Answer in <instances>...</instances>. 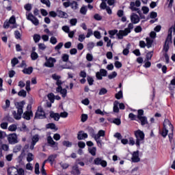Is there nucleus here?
I'll return each mask as SVG.
<instances>
[{
	"label": "nucleus",
	"mask_w": 175,
	"mask_h": 175,
	"mask_svg": "<svg viewBox=\"0 0 175 175\" xmlns=\"http://www.w3.org/2000/svg\"><path fill=\"white\" fill-rule=\"evenodd\" d=\"M169 129H170L172 132L168 135L170 142V143H174V139H173V131H174V126H173V124H172L169 119H165L163 131L162 132L160 131V133L163 137H166V136H167V133H169Z\"/></svg>",
	"instance_id": "f257e3e1"
},
{
	"label": "nucleus",
	"mask_w": 175,
	"mask_h": 175,
	"mask_svg": "<svg viewBox=\"0 0 175 175\" xmlns=\"http://www.w3.org/2000/svg\"><path fill=\"white\" fill-rule=\"evenodd\" d=\"M24 105H25V101L23 100L21 102H16L15 106L17 109V112L16 111H12L14 118L15 120H21V116H23V109H24Z\"/></svg>",
	"instance_id": "f03ea898"
},
{
	"label": "nucleus",
	"mask_w": 175,
	"mask_h": 175,
	"mask_svg": "<svg viewBox=\"0 0 175 175\" xmlns=\"http://www.w3.org/2000/svg\"><path fill=\"white\" fill-rule=\"evenodd\" d=\"M133 28V23H129L128 27L124 29V30H120L118 33H117L118 39H124V36H127L128 33H131V30Z\"/></svg>",
	"instance_id": "7ed1b4c3"
},
{
	"label": "nucleus",
	"mask_w": 175,
	"mask_h": 175,
	"mask_svg": "<svg viewBox=\"0 0 175 175\" xmlns=\"http://www.w3.org/2000/svg\"><path fill=\"white\" fill-rule=\"evenodd\" d=\"M135 136L136 137V146L137 147L140 146V143L144 140V133L140 130L135 131Z\"/></svg>",
	"instance_id": "20e7f679"
},
{
	"label": "nucleus",
	"mask_w": 175,
	"mask_h": 175,
	"mask_svg": "<svg viewBox=\"0 0 175 175\" xmlns=\"http://www.w3.org/2000/svg\"><path fill=\"white\" fill-rule=\"evenodd\" d=\"M140 5H142V3L140 2V0H136L135 3L133 1H131L130 3V9L132 10V12H137L139 16L142 14V11L137 8H139ZM135 6L137 8H135Z\"/></svg>",
	"instance_id": "39448f33"
},
{
	"label": "nucleus",
	"mask_w": 175,
	"mask_h": 175,
	"mask_svg": "<svg viewBox=\"0 0 175 175\" xmlns=\"http://www.w3.org/2000/svg\"><path fill=\"white\" fill-rule=\"evenodd\" d=\"M26 17H27V20L31 21V23L34 25H38L39 24V20L35 16H33L32 13L27 12Z\"/></svg>",
	"instance_id": "423d86ee"
},
{
	"label": "nucleus",
	"mask_w": 175,
	"mask_h": 175,
	"mask_svg": "<svg viewBox=\"0 0 175 175\" xmlns=\"http://www.w3.org/2000/svg\"><path fill=\"white\" fill-rule=\"evenodd\" d=\"M8 140L10 144H17V143H18V139H17V135H16V133L8 135Z\"/></svg>",
	"instance_id": "0eeeda50"
},
{
	"label": "nucleus",
	"mask_w": 175,
	"mask_h": 175,
	"mask_svg": "<svg viewBox=\"0 0 175 175\" xmlns=\"http://www.w3.org/2000/svg\"><path fill=\"white\" fill-rule=\"evenodd\" d=\"M102 76H103V77H106V76H107V70L101 68L100 72H97L96 73V77L98 80H102L103 79Z\"/></svg>",
	"instance_id": "6e6552de"
},
{
	"label": "nucleus",
	"mask_w": 175,
	"mask_h": 175,
	"mask_svg": "<svg viewBox=\"0 0 175 175\" xmlns=\"http://www.w3.org/2000/svg\"><path fill=\"white\" fill-rule=\"evenodd\" d=\"M34 118H46V113H44L42 107H38V109L35 114Z\"/></svg>",
	"instance_id": "1a4fd4ad"
},
{
	"label": "nucleus",
	"mask_w": 175,
	"mask_h": 175,
	"mask_svg": "<svg viewBox=\"0 0 175 175\" xmlns=\"http://www.w3.org/2000/svg\"><path fill=\"white\" fill-rule=\"evenodd\" d=\"M91 132H92V137L96 140L98 146L102 148V140H100V137L98 134L94 133V129H90Z\"/></svg>",
	"instance_id": "9d476101"
},
{
	"label": "nucleus",
	"mask_w": 175,
	"mask_h": 175,
	"mask_svg": "<svg viewBox=\"0 0 175 175\" xmlns=\"http://www.w3.org/2000/svg\"><path fill=\"white\" fill-rule=\"evenodd\" d=\"M57 62L55 58L49 57V59L44 63V66L46 68H54V64Z\"/></svg>",
	"instance_id": "9b49d317"
},
{
	"label": "nucleus",
	"mask_w": 175,
	"mask_h": 175,
	"mask_svg": "<svg viewBox=\"0 0 175 175\" xmlns=\"http://www.w3.org/2000/svg\"><path fill=\"white\" fill-rule=\"evenodd\" d=\"M94 165H101L103 167H106L107 166V162L102 159L97 157L94 161Z\"/></svg>",
	"instance_id": "f8f14e48"
},
{
	"label": "nucleus",
	"mask_w": 175,
	"mask_h": 175,
	"mask_svg": "<svg viewBox=\"0 0 175 175\" xmlns=\"http://www.w3.org/2000/svg\"><path fill=\"white\" fill-rule=\"evenodd\" d=\"M172 33H173V27H170L168 30V35H167V38H166L165 42V44L167 43V44H172Z\"/></svg>",
	"instance_id": "ddd939ff"
},
{
	"label": "nucleus",
	"mask_w": 175,
	"mask_h": 175,
	"mask_svg": "<svg viewBox=\"0 0 175 175\" xmlns=\"http://www.w3.org/2000/svg\"><path fill=\"white\" fill-rule=\"evenodd\" d=\"M131 21L133 24H137L140 21V18L137 14L133 13L131 16Z\"/></svg>",
	"instance_id": "4468645a"
},
{
	"label": "nucleus",
	"mask_w": 175,
	"mask_h": 175,
	"mask_svg": "<svg viewBox=\"0 0 175 175\" xmlns=\"http://www.w3.org/2000/svg\"><path fill=\"white\" fill-rule=\"evenodd\" d=\"M49 116H50L51 118H53V120L55 121H59V118H61L59 113H54V111H51L49 112Z\"/></svg>",
	"instance_id": "2eb2a0df"
},
{
	"label": "nucleus",
	"mask_w": 175,
	"mask_h": 175,
	"mask_svg": "<svg viewBox=\"0 0 175 175\" xmlns=\"http://www.w3.org/2000/svg\"><path fill=\"white\" fill-rule=\"evenodd\" d=\"M87 137H88V134L83 133V131H79L77 134L78 140H83L87 139Z\"/></svg>",
	"instance_id": "dca6fc26"
},
{
	"label": "nucleus",
	"mask_w": 175,
	"mask_h": 175,
	"mask_svg": "<svg viewBox=\"0 0 175 175\" xmlns=\"http://www.w3.org/2000/svg\"><path fill=\"white\" fill-rule=\"evenodd\" d=\"M133 162H140V158H139V151L134 152L131 158Z\"/></svg>",
	"instance_id": "f3484780"
},
{
	"label": "nucleus",
	"mask_w": 175,
	"mask_h": 175,
	"mask_svg": "<svg viewBox=\"0 0 175 175\" xmlns=\"http://www.w3.org/2000/svg\"><path fill=\"white\" fill-rule=\"evenodd\" d=\"M48 144L51 146V147H57L58 146V144L54 142V139H53V137L51 136H49L47 138Z\"/></svg>",
	"instance_id": "a211bd4d"
},
{
	"label": "nucleus",
	"mask_w": 175,
	"mask_h": 175,
	"mask_svg": "<svg viewBox=\"0 0 175 175\" xmlns=\"http://www.w3.org/2000/svg\"><path fill=\"white\" fill-rule=\"evenodd\" d=\"M56 91L57 92H60L63 98H65L66 96V94L68 92L66 89H62V87H57Z\"/></svg>",
	"instance_id": "6ab92c4d"
},
{
	"label": "nucleus",
	"mask_w": 175,
	"mask_h": 175,
	"mask_svg": "<svg viewBox=\"0 0 175 175\" xmlns=\"http://www.w3.org/2000/svg\"><path fill=\"white\" fill-rule=\"evenodd\" d=\"M33 116V113H32V111H26L23 115V118H25V120H31V116Z\"/></svg>",
	"instance_id": "aec40b11"
},
{
	"label": "nucleus",
	"mask_w": 175,
	"mask_h": 175,
	"mask_svg": "<svg viewBox=\"0 0 175 175\" xmlns=\"http://www.w3.org/2000/svg\"><path fill=\"white\" fill-rule=\"evenodd\" d=\"M71 173L73 175H79L81 172H80V170H79V166L76 165L72 167V171Z\"/></svg>",
	"instance_id": "412c9836"
},
{
	"label": "nucleus",
	"mask_w": 175,
	"mask_h": 175,
	"mask_svg": "<svg viewBox=\"0 0 175 175\" xmlns=\"http://www.w3.org/2000/svg\"><path fill=\"white\" fill-rule=\"evenodd\" d=\"M17 172H18V169L14 167H12L11 168H10L8 170V175H17Z\"/></svg>",
	"instance_id": "4be33fe9"
},
{
	"label": "nucleus",
	"mask_w": 175,
	"mask_h": 175,
	"mask_svg": "<svg viewBox=\"0 0 175 175\" xmlns=\"http://www.w3.org/2000/svg\"><path fill=\"white\" fill-rule=\"evenodd\" d=\"M57 12L58 17H60L61 18H66L68 17V14L64 11L57 10Z\"/></svg>",
	"instance_id": "5701e85b"
},
{
	"label": "nucleus",
	"mask_w": 175,
	"mask_h": 175,
	"mask_svg": "<svg viewBox=\"0 0 175 175\" xmlns=\"http://www.w3.org/2000/svg\"><path fill=\"white\" fill-rule=\"evenodd\" d=\"M138 120L141 121V125L144 126L146 124H148V122L147 121V118L146 116H137Z\"/></svg>",
	"instance_id": "b1692460"
},
{
	"label": "nucleus",
	"mask_w": 175,
	"mask_h": 175,
	"mask_svg": "<svg viewBox=\"0 0 175 175\" xmlns=\"http://www.w3.org/2000/svg\"><path fill=\"white\" fill-rule=\"evenodd\" d=\"M46 129H54L55 131H58V128L55 126L54 123H49L46 125Z\"/></svg>",
	"instance_id": "393cba45"
},
{
	"label": "nucleus",
	"mask_w": 175,
	"mask_h": 175,
	"mask_svg": "<svg viewBox=\"0 0 175 175\" xmlns=\"http://www.w3.org/2000/svg\"><path fill=\"white\" fill-rule=\"evenodd\" d=\"M32 72H33V68H32V67H29L27 68H24L23 70V72L25 75H31V73H32Z\"/></svg>",
	"instance_id": "a878e982"
},
{
	"label": "nucleus",
	"mask_w": 175,
	"mask_h": 175,
	"mask_svg": "<svg viewBox=\"0 0 175 175\" xmlns=\"http://www.w3.org/2000/svg\"><path fill=\"white\" fill-rule=\"evenodd\" d=\"M55 158H57V154H51L48 157V161H49V162H50V163L53 164L54 161H55Z\"/></svg>",
	"instance_id": "bb28decb"
},
{
	"label": "nucleus",
	"mask_w": 175,
	"mask_h": 175,
	"mask_svg": "<svg viewBox=\"0 0 175 175\" xmlns=\"http://www.w3.org/2000/svg\"><path fill=\"white\" fill-rule=\"evenodd\" d=\"M118 105H120L118 101H115L114 102V104H113V111H114V113H118V111H120V109L118 108Z\"/></svg>",
	"instance_id": "cd10ccee"
},
{
	"label": "nucleus",
	"mask_w": 175,
	"mask_h": 175,
	"mask_svg": "<svg viewBox=\"0 0 175 175\" xmlns=\"http://www.w3.org/2000/svg\"><path fill=\"white\" fill-rule=\"evenodd\" d=\"M39 142V135L36 134L34 136H33L31 139V143L36 144Z\"/></svg>",
	"instance_id": "c85d7f7f"
},
{
	"label": "nucleus",
	"mask_w": 175,
	"mask_h": 175,
	"mask_svg": "<svg viewBox=\"0 0 175 175\" xmlns=\"http://www.w3.org/2000/svg\"><path fill=\"white\" fill-rule=\"evenodd\" d=\"M80 13L85 16L87 14V6L83 5L80 9Z\"/></svg>",
	"instance_id": "c756f323"
},
{
	"label": "nucleus",
	"mask_w": 175,
	"mask_h": 175,
	"mask_svg": "<svg viewBox=\"0 0 175 175\" xmlns=\"http://www.w3.org/2000/svg\"><path fill=\"white\" fill-rule=\"evenodd\" d=\"M31 58L32 61H36L37 58H39V55L36 52H31Z\"/></svg>",
	"instance_id": "7c9ffc66"
},
{
	"label": "nucleus",
	"mask_w": 175,
	"mask_h": 175,
	"mask_svg": "<svg viewBox=\"0 0 175 175\" xmlns=\"http://www.w3.org/2000/svg\"><path fill=\"white\" fill-rule=\"evenodd\" d=\"M89 152L91 154V155L95 157V155H96V148L92 147V148H89Z\"/></svg>",
	"instance_id": "2f4dec72"
},
{
	"label": "nucleus",
	"mask_w": 175,
	"mask_h": 175,
	"mask_svg": "<svg viewBox=\"0 0 175 175\" xmlns=\"http://www.w3.org/2000/svg\"><path fill=\"white\" fill-rule=\"evenodd\" d=\"M10 107V100H5V105L3 106V109L5 111H7L8 109Z\"/></svg>",
	"instance_id": "473e14b6"
},
{
	"label": "nucleus",
	"mask_w": 175,
	"mask_h": 175,
	"mask_svg": "<svg viewBox=\"0 0 175 175\" xmlns=\"http://www.w3.org/2000/svg\"><path fill=\"white\" fill-rule=\"evenodd\" d=\"M70 6L74 10H76L77 9V6H79V4H77V2L73 1L70 3Z\"/></svg>",
	"instance_id": "72a5a7b5"
},
{
	"label": "nucleus",
	"mask_w": 175,
	"mask_h": 175,
	"mask_svg": "<svg viewBox=\"0 0 175 175\" xmlns=\"http://www.w3.org/2000/svg\"><path fill=\"white\" fill-rule=\"evenodd\" d=\"M146 46L148 49H150L152 46V40L149 38H146Z\"/></svg>",
	"instance_id": "f704fd0d"
},
{
	"label": "nucleus",
	"mask_w": 175,
	"mask_h": 175,
	"mask_svg": "<svg viewBox=\"0 0 175 175\" xmlns=\"http://www.w3.org/2000/svg\"><path fill=\"white\" fill-rule=\"evenodd\" d=\"M18 96H23V98H25V96H27V91L21 90L20 92H18Z\"/></svg>",
	"instance_id": "c9c22d12"
},
{
	"label": "nucleus",
	"mask_w": 175,
	"mask_h": 175,
	"mask_svg": "<svg viewBox=\"0 0 175 175\" xmlns=\"http://www.w3.org/2000/svg\"><path fill=\"white\" fill-rule=\"evenodd\" d=\"M48 99L50 100L51 103H54V99H55L54 94L53 93L49 94Z\"/></svg>",
	"instance_id": "e433bc0d"
},
{
	"label": "nucleus",
	"mask_w": 175,
	"mask_h": 175,
	"mask_svg": "<svg viewBox=\"0 0 175 175\" xmlns=\"http://www.w3.org/2000/svg\"><path fill=\"white\" fill-rule=\"evenodd\" d=\"M33 159V154L31 152H29L27 154V162H32V160Z\"/></svg>",
	"instance_id": "4c0bfd02"
},
{
	"label": "nucleus",
	"mask_w": 175,
	"mask_h": 175,
	"mask_svg": "<svg viewBox=\"0 0 175 175\" xmlns=\"http://www.w3.org/2000/svg\"><path fill=\"white\" fill-rule=\"evenodd\" d=\"M11 64H12V66L14 67L17 65V64H18V58H13L12 60H11Z\"/></svg>",
	"instance_id": "58836bf2"
},
{
	"label": "nucleus",
	"mask_w": 175,
	"mask_h": 175,
	"mask_svg": "<svg viewBox=\"0 0 175 175\" xmlns=\"http://www.w3.org/2000/svg\"><path fill=\"white\" fill-rule=\"evenodd\" d=\"M8 130L10 131L11 132H15V131L17 130V126L16 124L10 125L8 127Z\"/></svg>",
	"instance_id": "ea45409f"
},
{
	"label": "nucleus",
	"mask_w": 175,
	"mask_h": 175,
	"mask_svg": "<svg viewBox=\"0 0 175 175\" xmlns=\"http://www.w3.org/2000/svg\"><path fill=\"white\" fill-rule=\"evenodd\" d=\"M24 8L27 12H31V10H32V5L31 3L25 4Z\"/></svg>",
	"instance_id": "a19ab883"
},
{
	"label": "nucleus",
	"mask_w": 175,
	"mask_h": 175,
	"mask_svg": "<svg viewBox=\"0 0 175 175\" xmlns=\"http://www.w3.org/2000/svg\"><path fill=\"white\" fill-rule=\"evenodd\" d=\"M62 59L64 62H68V61H69V55L63 54Z\"/></svg>",
	"instance_id": "79ce46f5"
},
{
	"label": "nucleus",
	"mask_w": 175,
	"mask_h": 175,
	"mask_svg": "<svg viewBox=\"0 0 175 175\" xmlns=\"http://www.w3.org/2000/svg\"><path fill=\"white\" fill-rule=\"evenodd\" d=\"M116 77H117V72L116 71H113L111 74L108 75V79H109V80H111Z\"/></svg>",
	"instance_id": "37998d69"
},
{
	"label": "nucleus",
	"mask_w": 175,
	"mask_h": 175,
	"mask_svg": "<svg viewBox=\"0 0 175 175\" xmlns=\"http://www.w3.org/2000/svg\"><path fill=\"white\" fill-rule=\"evenodd\" d=\"M105 94H107V90L105 88H101L98 92V95H105Z\"/></svg>",
	"instance_id": "c03bdc74"
},
{
	"label": "nucleus",
	"mask_w": 175,
	"mask_h": 175,
	"mask_svg": "<svg viewBox=\"0 0 175 175\" xmlns=\"http://www.w3.org/2000/svg\"><path fill=\"white\" fill-rule=\"evenodd\" d=\"M87 80L89 85H92L94 84V79L92 77L88 76Z\"/></svg>",
	"instance_id": "a18cd8bd"
},
{
	"label": "nucleus",
	"mask_w": 175,
	"mask_h": 175,
	"mask_svg": "<svg viewBox=\"0 0 175 175\" xmlns=\"http://www.w3.org/2000/svg\"><path fill=\"white\" fill-rule=\"evenodd\" d=\"M62 144L63 146H65V147H72V142L69 141H64Z\"/></svg>",
	"instance_id": "49530a36"
},
{
	"label": "nucleus",
	"mask_w": 175,
	"mask_h": 175,
	"mask_svg": "<svg viewBox=\"0 0 175 175\" xmlns=\"http://www.w3.org/2000/svg\"><path fill=\"white\" fill-rule=\"evenodd\" d=\"M35 173L36 174H40V171H39V163L35 164Z\"/></svg>",
	"instance_id": "de8ad7c7"
},
{
	"label": "nucleus",
	"mask_w": 175,
	"mask_h": 175,
	"mask_svg": "<svg viewBox=\"0 0 175 175\" xmlns=\"http://www.w3.org/2000/svg\"><path fill=\"white\" fill-rule=\"evenodd\" d=\"M153 54H154L153 51H150V52L146 54V59H148V61H150L151 59V58H152Z\"/></svg>",
	"instance_id": "09e8293b"
},
{
	"label": "nucleus",
	"mask_w": 175,
	"mask_h": 175,
	"mask_svg": "<svg viewBox=\"0 0 175 175\" xmlns=\"http://www.w3.org/2000/svg\"><path fill=\"white\" fill-rule=\"evenodd\" d=\"M20 131H21L22 132H29V129H28L27 125L23 124L22 125V127L21 128Z\"/></svg>",
	"instance_id": "8fccbe9b"
},
{
	"label": "nucleus",
	"mask_w": 175,
	"mask_h": 175,
	"mask_svg": "<svg viewBox=\"0 0 175 175\" xmlns=\"http://www.w3.org/2000/svg\"><path fill=\"white\" fill-rule=\"evenodd\" d=\"M33 40L36 43H38L40 40V36L39 34H35L33 36Z\"/></svg>",
	"instance_id": "3c124183"
},
{
	"label": "nucleus",
	"mask_w": 175,
	"mask_h": 175,
	"mask_svg": "<svg viewBox=\"0 0 175 175\" xmlns=\"http://www.w3.org/2000/svg\"><path fill=\"white\" fill-rule=\"evenodd\" d=\"M117 33H118V30H117V29H113V30L109 31V34L111 35V36H114V35H116V36H117Z\"/></svg>",
	"instance_id": "603ef678"
},
{
	"label": "nucleus",
	"mask_w": 175,
	"mask_h": 175,
	"mask_svg": "<svg viewBox=\"0 0 175 175\" xmlns=\"http://www.w3.org/2000/svg\"><path fill=\"white\" fill-rule=\"evenodd\" d=\"M59 165L62 169H68V167H69V165L66 163L61 162Z\"/></svg>",
	"instance_id": "864d4df0"
},
{
	"label": "nucleus",
	"mask_w": 175,
	"mask_h": 175,
	"mask_svg": "<svg viewBox=\"0 0 175 175\" xmlns=\"http://www.w3.org/2000/svg\"><path fill=\"white\" fill-rule=\"evenodd\" d=\"M40 2L46 5L47 8H50V0H40Z\"/></svg>",
	"instance_id": "5fc2aeb1"
},
{
	"label": "nucleus",
	"mask_w": 175,
	"mask_h": 175,
	"mask_svg": "<svg viewBox=\"0 0 175 175\" xmlns=\"http://www.w3.org/2000/svg\"><path fill=\"white\" fill-rule=\"evenodd\" d=\"M25 172L23 168L18 169L17 175H25Z\"/></svg>",
	"instance_id": "6e6d98bb"
},
{
	"label": "nucleus",
	"mask_w": 175,
	"mask_h": 175,
	"mask_svg": "<svg viewBox=\"0 0 175 175\" xmlns=\"http://www.w3.org/2000/svg\"><path fill=\"white\" fill-rule=\"evenodd\" d=\"M86 59L89 62L92 61V59H94V56H92V55H91L90 53H88L86 55Z\"/></svg>",
	"instance_id": "4d7b16f0"
},
{
	"label": "nucleus",
	"mask_w": 175,
	"mask_h": 175,
	"mask_svg": "<svg viewBox=\"0 0 175 175\" xmlns=\"http://www.w3.org/2000/svg\"><path fill=\"white\" fill-rule=\"evenodd\" d=\"M115 66L118 69H120V68H122V64H121V62H120L119 61H116L115 62Z\"/></svg>",
	"instance_id": "13d9d810"
},
{
	"label": "nucleus",
	"mask_w": 175,
	"mask_h": 175,
	"mask_svg": "<svg viewBox=\"0 0 175 175\" xmlns=\"http://www.w3.org/2000/svg\"><path fill=\"white\" fill-rule=\"evenodd\" d=\"M88 120V116L87 114H82L81 116V121L82 122H85Z\"/></svg>",
	"instance_id": "bf43d9fd"
},
{
	"label": "nucleus",
	"mask_w": 175,
	"mask_h": 175,
	"mask_svg": "<svg viewBox=\"0 0 175 175\" xmlns=\"http://www.w3.org/2000/svg\"><path fill=\"white\" fill-rule=\"evenodd\" d=\"M113 124H116V125H121V120L118 118H115L113 120Z\"/></svg>",
	"instance_id": "052dcab7"
},
{
	"label": "nucleus",
	"mask_w": 175,
	"mask_h": 175,
	"mask_svg": "<svg viewBox=\"0 0 175 175\" xmlns=\"http://www.w3.org/2000/svg\"><path fill=\"white\" fill-rule=\"evenodd\" d=\"M116 99H121V98H122V90H120L116 94Z\"/></svg>",
	"instance_id": "680f3d73"
},
{
	"label": "nucleus",
	"mask_w": 175,
	"mask_h": 175,
	"mask_svg": "<svg viewBox=\"0 0 175 175\" xmlns=\"http://www.w3.org/2000/svg\"><path fill=\"white\" fill-rule=\"evenodd\" d=\"M38 48L40 49V50H46V45L43 43H40L38 44Z\"/></svg>",
	"instance_id": "e2e57ef3"
},
{
	"label": "nucleus",
	"mask_w": 175,
	"mask_h": 175,
	"mask_svg": "<svg viewBox=\"0 0 175 175\" xmlns=\"http://www.w3.org/2000/svg\"><path fill=\"white\" fill-rule=\"evenodd\" d=\"M57 38L55 37H51L50 39V42L52 44H57Z\"/></svg>",
	"instance_id": "0e129e2a"
},
{
	"label": "nucleus",
	"mask_w": 175,
	"mask_h": 175,
	"mask_svg": "<svg viewBox=\"0 0 175 175\" xmlns=\"http://www.w3.org/2000/svg\"><path fill=\"white\" fill-rule=\"evenodd\" d=\"M78 146L79 147V148H84L85 147V142H79Z\"/></svg>",
	"instance_id": "69168bd1"
},
{
	"label": "nucleus",
	"mask_w": 175,
	"mask_h": 175,
	"mask_svg": "<svg viewBox=\"0 0 175 175\" xmlns=\"http://www.w3.org/2000/svg\"><path fill=\"white\" fill-rule=\"evenodd\" d=\"M94 35L95 38H96V39H100V38H101L100 32H99L98 31H94Z\"/></svg>",
	"instance_id": "338daca9"
},
{
	"label": "nucleus",
	"mask_w": 175,
	"mask_h": 175,
	"mask_svg": "<svg viewBox=\"0 0 175 175\" xmlns=\"http://www.w3.org/2000/svg\"><path fill=\"white\" fill-rule=\"evenodd\" d=\"M65 49H70L72 47V42H67L64 44Z\"/></svg>",
	"instance_id": "774afa93"
}]
</instances>
